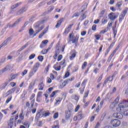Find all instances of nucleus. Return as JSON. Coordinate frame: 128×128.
Wrapping results in <instances>:
<instances>
[{"label": "nucleus", "instance_id": "nucleus-31", "mask_svg": "<svg viewBox=\"0 0 128 128\" xmlns=\"http://www.w3.org/2000/svg\"><path fill=\"white\" fill-rule=\"evenodd\" d=\"M106 12V10H102L101 11L100 14V18H102L104 16V13Z\"/></svg>", "mask_w": 128, "mask_h": 128}, {"label": "nucleus", "instance_id": "nucleus-63", "mask_svg": "<svg viewBox=\"0 0 128 128\" xmlns=\"http://www.w3.org/2000/svg\"><path fill=\"white\" fill-rule=\"evenodd\" d=\"M100 126V124L98 122L97 124H96L94 128H98Z\"/></svg>", "mask_w": 128, "mask_h": 128}, {"label": "nucleus", "instance_id": "nucleus-62", "mask_svg": "<svg viewBox=\"0 0 128 128\" xmlns=\"http://www.w3.org/2000/svg\"><path fill=\"white\" fill-rule=\"evenodd\" d=\"M48 40H44L42 42V44H48Z\"/></svg>", "mask_w": 128, "mask_h": 128}, {"label": "nucleus", "instance_id": "nucleus-25", "mask_svg": "<svg viewBox=\"0 0 128 128\" xmlns=\"http://www.w3.org/2000/svg\"><path fill=\"white\" fill-rule=\"evenodd\" d=\"M54 126H53L52 128H59L58 127V122L56 121V122H54Z\"/></svg>", "mask_w": 128, "mask_h": 128}, {"label": "nucleus", "instance_id": "nucleus-26", "mask_svg": "<svg viewBox=\"0 0 128 128\" xmlns=\"http://www.w3.org/2000/svg\"><path fill=\"white\" fill-rule=\"evenodd\" d=\"M36 118L37 120H38L40 118V112H38L36 114Z\"/></svg>", "mask_w": 128, "mask_h": 128}, {"label": "nucleus", "instance_id": "nucleus-61", "mask_svg": "<svg viewBox=\"0 0 128 128\" xmlns=\"http://www.w3.org/2000/svg\"><path fill=\"white\" fill-rule=\"evenodd\" d=\"M42 126V121H38V126Z\"/></svg>", "mask_w": 128, "mask_h": 128}, {"label": "nucleus", "instance_id": "nucleus-30", "mask_svg": "<svg viewBox=\"0 0 128 128\" xmlns=\"http://www.w3.org/2000/svg\"><path fill=\"white\" fill-rule=\"evenodd\" d=\"M116 104L114 103V102L110 105V108H114L116 106Z\"/></svg>", "mask_w": 128, "mask_h": 128}, {"label": "nucleus", "instance_id": "nucleus-57", "mask_svg": "<svg viewBox=\"0 0 128 128\" xmlns=\"http://www.w3.org/2000/svg\"><path fill=\"white\" fill-rule=\"evenodd\" d=\"M100 34H98V35H95V38H96V40H100Z\"/></svg>", "mask_w": 128, "mask_h": 128}, {"label": "nucleus", "instance_id": "nucleus-17", "mask_svg": "<svg viewBox=\"0 0 128 128\" xmlns=\"http://www.w3.org/2000/svg\"><path fill=\"white\" fill-rule=\"evenodd\" d=\"M20 4H22V2L12 5L11 8L12 10H14V8H18V6H20Z\"/></svg>", "mask_w": 128, "mask_h": 128}, {"label": "nucleus", "instance_id": "nucleus-12", "mask_svg": "<svg viewBox=\"0 0 128 128\" xmlns=\"http://www.w3.org/2000/svg\"><path fill=\"white\" fill-rule=\"evenodd\" d=\"M14 116H12L9 122H8V126L10 128H12V126L14 125Z\"/></svg>", "mask_w": 128, "mask_h": 128}, {"label": "nucleus", "instance_id": "nucleus-5", "mask_svg": "<svg viewBox=\"0 0 128 128\" xmlns=\"http://www.w3.org/2000/svg\"><path fill=\"white\" fill-rule=\"evenodd\" d=\"M113 116L116 118H118V120H122V118H124V115H122V113L116 112L114 114Z\"/></svg>", "mask_w": 128, "mask_h": 128}, {"label": "nucleus", "instance_id": "nucleus-60", "mask_svg": "<svg viewBox=\"0 0 128 128\" xmlns=\"http://www.w3.org/2000/svg\"><path fill=\"white\" fill-rule=\"evenodd\" d=\"M124 116H128V110H125V111L124 112Z\"/></svg>", "mask_w": 128, "mask_h": 128}, {"label": "nucleus", "instance_id": "nucleus-14", "mask_svg": "<svg viewBox=\"0 0 128 128\" xmlns=\"http://www.w3.org/2000/svg\"><path fill=\"white\" fill-rule=\"evenodd\" d=\"M44 82H42L40 83L38 85L39 90H44Z\"/></svg>", "mask_w": 128, "mask_h": 128}, {"label": "nucleus", "instance_id": "nucleus-51", "mask_svg": "<svg viewBox=\"0 0 128 128\" xmlns=\"http://www.w3.org/2000/svg\"><path fill=\"white\" fill-rule=\"evenodd\" d=\"M26 74H28V70H24L23 71V72H22V76H26Z\"/></svg>", "mask_w": 128, "mask_h": 128}, {"label": "nucleus", "instance_id": "nucleus-32", "mask_svg": "<svg viewBox=\"0 0 128 128\" xmlns=\"http://www.w3.org/2000/svg\"><path fill=\"white\" fill-rule=\"evenodd\" d=\"M86 82H88V80L85 79L81 84V86H84L83 90H84V86H86Z\"/></svg>", "mask_w": 128, "mask_h": 128}, {"label": "nucleus", "instance_id": "nucleus-47", "mask_svg": "<svg viewBox=\"0 0 128 128\" xmlns=\"http://www.w3.org/2000/svg\"><path fill=\"white\" fill-rule=\"evenodd\" d=\"M35 57H36V54H32L29 56V60H32V58H34Z\"/></svg>", "mask_w": 128, "mask_h": 128}, {"label": "nucleus", "instance_id": "nucleus-40", "mask_svg": "<svg viewBox=\"0 0 128 128\" xmlns=\"http://www.w3.org/2000/svg\"><path fill=\"white\" fill-rule=\"evenodd\" d=\"M88 64V62H84L82 68V70H84V68H86V66Z\"/></svg>", "mask_w": 128, "mask_h": 128}, {"label": "nucleus", "instance_id": "nucleus-27", "mask_svg": "<svg viewBox=\"0 0 128 128\" xmlns=\"http://www.w3.org/2000/svg\"><path fill=\"white\" fill-rule=\"evenodd\" d=\"M102 24H106L108 22V20L106 18H104L102 20Z\"/></svg>", "mask_w": 128, "mask_h": 128}, {"label": "nucleus", "instance_id": "nucleus-58", "mask_svg": "<svg viewBox=\"0 0 128 128\" xmlns=\"http://www.w3.org/2000/svg\"><path fill=\"white\" fill-rule=\"evenodd\" d=\"M88 92H90V90H87V92L84 94V98H88Z\"/></svg>", "mask_w": 128, "mask_h": 128}, {"label": "nucleus", "instance_id": "nucleus-6", "mask_svg": "<svg viewBox=\"0 0 128 128\" xmlns=\"http://www.w3.org/2000/svg\"><path fill=\"white\" fill-rule=\"evenodd\" d=\"M26 12V8L24 7H23L21 8L19 11L16 12V16H20V14H22Z\"/></svg>", "mask_w": 128, "mask_h": 128}, {"label": "nucleus", "instance_id": "nucleus-1", "mask_svg": "<svg viewBox=\"0 0 128 128\" xmlns=\"http://www.w3.org/2000/svg\"><path fill=\"white\" fill-rule=\"evenodd\" d=\"M69 40L68 42H72V44L77 42H78V36L74 37V33H71L69 35Z\"/></svg>", "mask_w": 128, "mask_h": 128}, {"label": "nucleus", "instance_id": "nucleus-13", "mask_svg": "<svg viewBox=\"0 0 128 128\" xmlns=\"http://www.w3.org/2000/svg\"><path fill=\"white\" fill-rule=\"evenodd\" d=\"M49 8H50L49 10L43 13L42 16H46V14H48V12H52V10H54V6H50Z\"/></svg>", "mask_w": 128, "mask_h": 128}, {"label": "nucleus", "instance_id": "nucleus-24", "mask_svg": "<svg viewBox=\"0 0 128 128\" xmlns=\"http://www.w3.org/2000/svg\"><path fill=\"white\" fill-rule=\"evenodd\" d=\"M78 120H82V112H80L78 114Z\"/></svg>", "mask_w": 128, "mask_h": 128}, {"label": "nucleus", "instance_id": "nucleus-50", "mask_svg": "<svg viewBox=\"0 0 128 128\" xmlns=\"http://www.w3.org/2000/svg\"><path fill=\"white\" fill-rule=\"evenodd\" d=\"M92 30H94V31L96 30V25L94 24L92 26Z\"/></svg>", "mask_w": 128, "mask_h": 128}, {"label": "nucleus", "instance_id": "nucleus-45", "mask_svg": "<svg viewBox=\"0 0 128 128\" xmlns=\"http://www.w3.org/2000/svg\"><path fill=\"white\" fill-rule=\"evenodd\" d=\"M34 30H32V28H30L29 30V34L30 36H32L34 34Z\"/></svg>", "mask_w": 128, "mask_h": 128}, {"label": "nucleus", "instance_id": "nucleus-53", "mask_svg": "<svg viewBox=\"0 0 128 128\" xmlns=\"http://www.w3.org/2000/svg\"><path fill=\"white\" fill-rule=\"evenodd\" d=\"M58 112L55 113L54 115V118H58Z\"/></svg>", "mask_w": 128, "mask_h": 128}, {"label": "nucleus", "instance_id": "nucleus-10", "mask_svg": "<svg viewBox=\"0 0 128 128\" xmlns=\"http://www.w3.org/2000/svg\"><path fill=\"white\" fill-rule=\"evenodd\" d=\"M126 102H128V100H124L119 104H121V106H122V108H128V104H126Z\"/></svg>", "mask_w": 128, "mask_h": 128}, {"label": "nucleus", "instance_id": "nucleus-48", "mask_svg": "<svg viewBox=\"0 0 128 128\" xmlns=\"http://www.w3.org/2000/svg\"><path fill=\"white\" fill-rule=\"evenodd\" d=\"M81 18H82L81 19V20L82 21L84 20V18H86V14H83L81 16Z\"/></svg>", "mask_w": 128, "mask_h": 128}, {"label": "nucleus", "instance_id": "nucleus-54", "mask_svg": "<svg viewBox=\"0 0 128 128\" xmlns=\"http://www.w3.org/2000/svg\"><path fill=\"white\" fill-rule=\"evenodd\" d=\"M70 30H68V28H66V30H65V31H64V34H68V32H70Z\"/></svg>", "mask_w": 128, "mask_h": 128}, {"label": "nucleus", "instance_id": "nucleus-28", "mask_svg": "<svg viewBox=\"0 0 128 128\" xmlns=\"http://www.w3.org/2000/svg\"><path fill=\"white\" fill-rule=\"evenodd\" d=\"M50 114V112L46 111V112H45V113L42 114V116H48Z\"/></svg>", "mask_w": 128, "mask_h": 128}, {"label": "nucleus", "instance_id": "nucleus-59", "mask_svg": "<svg viewBox=\"0 0 128 128\" xmlns=\"http://www.w3.org/2000/svg\"><path fill=\"white\" fill-rule=\"evenodd\" d=\"M10 100H12V96L7 98L6 100V104H8V102H10Z\"/></svg>", "mask_w": 128, "mask_h": 128}, {"label": "nucleus", "instance_id": "nucleus-8", "mask_svg": "<svg viewBox=\"0 0 128 128\" xmlns=\"http://www.w3.org/2000/svg\"><path fill=\"white\" fill-rule=\"evenodd\" d=\"M18 76V74H10L8 78V81L9 82H12V80H14L16 78L17 76Z\"/></svg>", "mask_w": 128, "mask_h": 128}, {"label": "nucleus", "instance_id": "nucleus-56", "mask_svg": "<svg viewBox=\"0 0 128 128\" xmlns=\"http://www.w3.org/2000/svg\"><path fill=\"white\" fill-rule=\"evenodd\" d=\"M36 96V94H32L31 96L30 97V100H34V98Z\"/></svg>", "mask_w": 128, "mask_h": 128}, {"label": "nucleus", "instance_id": "nucleus-3", "mask_svg": "<svg viewBox=\"0 0 128 128\" xmlns=\"http://www.w3.org/2000/svg\"><path fill=\"white\" fill-rule=\"evenodd\" d=\"M127 13H128V10H125L122 12L121 14L119 16L120 22H121L122 20L124 18V16H126V14Z\"/></svg>", "mask_w": 128, "mask_h": 128}, {"label": "nucleus", "instance_id": "nucleus-7", "mask_svg": "<svg viewBox=\"0 0 128 128\" xmlns=\"http://www.w3.org/2000/svg\"><path fill=\"white\" fill-rule=\"evenodd\" d=\"M108 16L111 20H114L115 18H118V16H116V14L114 12L110 13L108 14Z\"/></svg>", "mask_w": 128, "mask_h": 128}, {"label": "nucleus", "instance_id": "nucleus-55", "mask_svg": "<svg viewBox=\"0 0 128 128\" xmlns=\"http://www.w3.org/2000/svg\"><path fill=\"white\" fill-rule=\"evenodd\" d=\"M62 55L60 54L58 56V62H60V60H62Z\"/></svg>", "mask_w": 128, "mask_h": 128}, {"label": "nucleus", "instance_id": "nucleus-19", "mask_svg": "<svg viewBox=\"0 0 128 128\" xmlns=\"http://www.w3.org/2000/svg\"><path fill=\"white\" fill-rule=\"evenodd\" d=\"M22 17L20 18L17 20H16L15 22L13 24H14V26H16L17 24H20V22H22Z\"/></svg>", "mask_w": 128, "mask_h": 128}, {"label": "nucleus", "instance_id": "nucleus-37", "mask_svg": "<svg viewBox=\"0 0 128 128\" xmlns=\"http://www.w3.org/2000/svg\"><path fill=\"white\" fill-rule=\"evenodd\" d=\"M7 28H14V24L12 25L8 23L7 24Z\"/></svg>", "mask_w": 128, "mask_h": 128}, {"label": "nucleus", "instance_id": "nucleus-34", "mask_svg": "<svg viewBox=\"0 0 128 128\" xmlns=\"http://www.w3.org/2000/svg\"><path fill=\"white\" fill-rule=\"evenodd\" d=\"M28 22H25V23L24 24V25L22 28V30H24V28H26V26L28 24Z\"/></svg>", "mask_w": 128, "mask_h": 128}, {"label": "nucleus", "instance_id": "nucleus-9", "mask_svg": "<svg viewBox=\"0 0 128 128\" xmlns=\"http://www.w3.org/2000/svg\"><path fill=\"white\" fill-rule=\"evenodd\" d=\"M116 76V75L114 74L112 76L108 78L104 82V84H106L108 82H112V80H114V78Z\"/></svg>", "mask_w": 128, "mask_h": 128}, {"label": "nucleus", "instance_id": "nucleus-22", "mask_svg": "<svg viewBox=\"0 0 128 128\" xmlns=\"http://www.w3.org/2000/svg\"><path fill=\"white\" fill-rule=\"evenodd\" d=\"M122 108H123L122 104H118V107L116 108L117 112H121L122 110Z\"/></svg>", "mask_w": 128, "mask_h": 128}, {"label": "nucleus", "instance_id": "nucleus-49", "mask_svg": "<svg viewBox=\"0 0 128 128\" xmlns=\"http://www.w3.org/2000/svg\"><path fill=\"white\" fill-rule=\"evenodd\" d=\"M116 92V88L114 87L112 90V92H110V94H114V92Z\"/></svg>", "mask_w": 128, "mask_h": 128}, {"label": "nucleus", "instance_id": "nucleus-4", "mask_svg": "<svg viewBox=\"0 0 128 128\" xmlns=\"http://www.w3.org/2000/svg\"><path fill=\"white\" fill-rule=\"evenodd\" d=\"M10 40H12V38L8 37V38H7L2 44L0 45V48H2V46H8V44L10 42Z\"/></svg>", "mask_w": 128, "mask_h": 128}, {"label": "nucleus", "instance_id": "nucleus-64", "mask_svg": "<svg viewBox=\"0 0 128 128\" xmlns=\"http://www.w3.org/2000/svg\"><path fill=\"white\" fill-rule=\"evenodd\" d=\"M114 4V0H110V2H109L110 4Z\"/></svg>", "mask_w": 128, "mask_h": 128}, {"label": "nucleus", "instance_id": "nucleus-16", "mask_svg": "<svg viewBox=\"0 0 128 128\" xmlns=\"http://www.w3.org/2000/svg\"><path fill=\"white\" fill-rule=\"evenodd\" d=\"M16 90L15 88H12V89H10L9 90L6 94L7 96H10V94H12L14 92V91Z\"/></svg>", "mask_w": 128, "mask_h": 128}, {"label": "nucleus", "instance_id": "nucleus-52", "mask_svg": "<svg viewBox=\"0 0 128 128\" xmlns=\"http://www.w3.org/2000/svg\"><path fill=\"white\" fill-rule=\"evenodd\" d=\"M56 0H50L47 3V4H48V5L52 4H54V2H55Z\"/></svg>", "mask_w": 128, "mask_h": 128}, {"label": "nucleus", "instance_id": "nucleus-41", "mask_svg": "<svg viewBox=\"0 0 128 128\" xmlns=\"http://www.w3.org/2000/svg\"><path fill=\"white\" fill-rule=\"evenodd\" d=\"M42 94V92H38V96H37V99H36L37 102H38V98H41Z\"/></svg>", "mask_w": 128, "mask_h": 128}, {"label": "nucleus", "instance_id": "nucleus-23", "mask_svg": "<svg viewBox=\"0 0 128 128\" xmlns=\"http://www.w3.org/2000/svg\"><path fill=\"white\" fill-rule=\"evenodd\" d=\"M58 90H55L53 92L52 94L50 95V98H54V96H56V94H58Z\"/></svg>", "mask_w": 128, "mask_h": 128}, {"label": "nucleus", "instance_id": "nucleus-29", "mask_svg": "<svg viewBox=\"0 0 128 128\" xmlns=\"http://www.w3.org/2000/svg\"><path fill=\"white\" fill-rule=\"evenodd\" d=\"M54 70H57V71L60 70V66L56 67V64H55L54 66Z\"/></svg>", "mask_w": 128, "mask_h": 128}, {"label": "nucleus", "instance_id": "nucleus-18", "mask_svg": "<svg viewBox=\"0 0 128 128\" xmlns=\"http://www.w3.org/2000/svg\"><path fill=\"white\" fill-rule=\"evenodd\" d=\"M6 86H8V82H6L1 84L0 86V90H4V88H6Z\"/></svg>", "mask_w": 128, "mask_h": 128}, {"label": "nucleus", "instance_id": "nucleus-15", "mask_svg": "<svg viewBox=\"0 0 128 128\" xmlns=\"http://www.w3.org/2000/svg\"><path fill=\"white\" fill-rule=\"evenodd\" d=\"M36 70H38V69L33 68L32 70L30 72L29 74V76L30 78H31V76H34V74L36 72Z\"/></svg>", "mask_w": 128, "mask_h": 128}, {"label": "nucleus", "instance_id": "nucleus-38", "mask_svg": "<svg viewBox=\"0 0 128 128\" xmlns=\"http://www.w3.org/2000/svg\"><path fill=\"white\" fill-rule=\"evenodd\" d=\"M6 62V58H3L0 60V66L2 64H4Z\"/></svg>", "mask_w": 128, "mask_h": 128}, {"label": "nucleus", "instance_id": "nucleus-21", "mask_svg": "<svg viewBox=\"0 0 128 128\" xmlns=\"http://www.w3.org/2000/svg\"><path fill=\"white\" fill-rule=\"evenodd\" d=\"M70 118V112L68 111L66 113V119L68 120Z\"/></svg>", "mask_w": 128, "mask_h": 128}, {"label": "nucleus", "instance_id": "nucleus-33", "mask_svg": "<svg viewBox=\"0 0 128 128\" xmlns=\"http://www.w3.org/2000/svg\"><path fill=\"white\" fill-rule=\"evenodd\" d=\"M76 56V53H73L71 56H70V60H74V58Z\"/></svg>", "mask_w": 128, "mask_h": 128}, {"label": "nucleus", "instance_id": "nucleus-11", "mask_svg": "<svg viewBox=\"0 0 128 128\" xmlns=\"http://www.w3.org/2000/svg\"><path fill=\"white\" fill-rule=\"evenodd\" d=\"M48 27L46 28L45 30H44L42 33L40 34L38 36V38H42V36H44L45 34H46V32H48Z\"/></svg>", "mask_w": 128, "mask_h": 128}, {"label": "nucleus", "instance_id": "nucleus-35", "mask_svg": "<svg viewBox=\"0 0 128 128\" xmlns=\"http://www.w3.org/2000/svg\"><path fill=\"white\" fill-rule=\"evenodd\" d=\"M122 4V1H120L116 4V6L118 8H120V6Z\"/></svg>", "mask_w": 128, "mask_h": 128}, {"label": "nucleus", "instance_id": "nucleus-46", "mask_svg": "<svg viewBox=\"0 0 128 128\" xmlns=\"http://www.w3.org/2000/svg\"><path fill=\"white\" fill-rule=\"evenodd\" d=\"M64 18H61L59 20H58V22L60 24H62V22H64Z\"/></svg>", "mask_w": 128, "mask_h": 128}, {"label": "nucleus", "instance_id": "nucleus-36", "mask_svg": "<svg viewBox=\"0 0 128 128\" xmlns=\"http://www.w3.org/2000/svg\"><path fill=\"white\" fill-rule=\"evenodd\" d=\"M40 68V63L37 62L35 64L33 68H34V70H36V68Z\"/></svg>", "mask_w": 128, "mask_h": 128}, {"label": "nucleus", "instance_id": "nucleus-39", "mask_svg": "<svg viewBox=\"0 0 128 128\" xmlns=\"http://www.w3.org/2000/svg\"><path fill=\"white\" fill-rule=\"evenodd\" d=\"M10 66H7L5 68H4V69L2 70V72H6V70H10Z\"/></svg>", "mask_w": 128, "mask_h": 128}, {"label": "nucleus", "instance_id": "nucleus-43", "mask_svg": "<svg viewBox=\"0 0 128 128\" xmlns=\"http://www.w3.org/2000/svg\"><path fill=\"white\" fill-rule=\"evenodd\" d=\"M72 98H74V100H78V96H76V95H74V96H72Z\"/></svg>", "mask_w": 128, "mask_h": 128}, {"label": "nucleus", "instance_id": "nucleus-20", "mask_svg": "<svg viewBox=\"0 0 128 128\" xmlns=\"http://www.w3.org/2000/svg\"><path fill=\"white\" fill-rule=\"evenodd\" d=\"M48 50H50V48H48L46 49H44L42 50L41 51V54H48Z\"/></svg>", "mask_w": 128, "mask_h": 128}, {"label": "nucleus", "instance_id": "nucleus-2", "mask_svg": "<svg viewBox=\"0 0 128 128\" xmlns=\"http://www.w3.org/2000/svg\"><path fill=\"white\" fill-rule=\"evenodd\" d=\"M110 124L114 128H118V126H120V121L118 120L114 119L111 120Z\"/></svg>", "mask_w": 128, "mask_h": 128}, {"label": "nucleus", "instance_id": "nucleus-44", "mask_svg": "<svg viewBox=\"0 0 128 128\" xmlns=\"http://www.w3.org/2000/svg\"><path fill=\"white\" fill-rule=\"evenodd\" d=\"M118 100H120V97L118 96L115 100L114 102H113L117 105L118 103Z\"/></svg>", "mask_w": 128, "mask_h": 128}, {"label": "nucleus", "instance_id": "nucleus-42", "mask_svg": "<svg viewBox=\"0 0 128 128\" xmlns=\"http://www.w3.org/2000/svg\"><path fill=\"white\" fill-rule=\"evenodd\" d=\"M38 58L40 62H42L44 60V56H39Z\"/></svg>", "mask_w": 128, "mask_h": 128}]
</instances>
